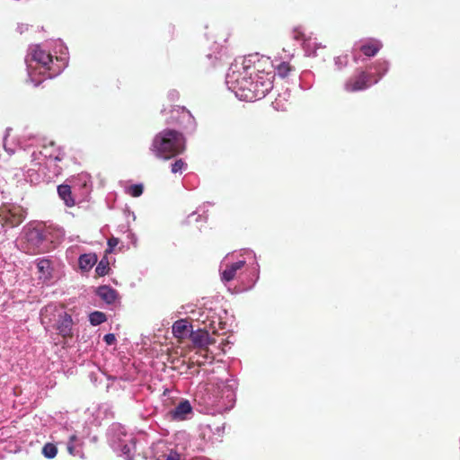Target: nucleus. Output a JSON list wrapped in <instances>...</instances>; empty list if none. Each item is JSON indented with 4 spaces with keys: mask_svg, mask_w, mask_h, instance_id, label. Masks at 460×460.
<instances>
[{
    "mask_svg": "<svg viewBox=\"0 0 460 460\" xmlns=\"http://www.w3.org/2000/svg\"><path fill=\"white\" fill-rule=\"evenodd\" d=\"M275 71L269 58L249 55L231 66L226 84L237 98L254 102L264 98L273 88Z\"/></svg>",
    "mask_w": 460,
    "mask_h": 460,
    "instance_id": "f257e3e1",
    "label": "nucleus"
},
{
    "mask_svg": "<svg viewBox=\"0 0 460 460\" xmlns=\"http://www.w3.org/2000/svg\"><path fill=\"white\" fill-rule=\"evenodd\" d=\"M186 149V139L182 133L166 128L155 135L151 150L158 158L169 160L182 154Z\"/></svg>",
    "mask_w": 460,
    "mask_h": 460,
    "instance_id": "f03ea898",
    "label": "nucleus"
},
{
    "mask_svg": "<svg viewBox=\"0 0 460 460\" xmlns=\"http://www.w3.org/2000/svg\"><path fill=\"white\" fill-rule=\"evenodd\" d=\"M31 61L35 62V65H30L31 68L30 76L31 81L34 82L35 86L39 85L41 82L35 79L36 75L39 74L44 79H47L58 75L61 71L59 66L57 65L59 61L58 58L56 57L54 61L53 56L39 46L34 47L31 51Z\"/></svg>",
    "mask_w": 460,
    "mask_h": 460,
    "instance_id": "7ed1b4c3",
    "label": "nucleus"
},
{
    "mask_svg": "<svg viewBox=\"0 0 460 460\" xmlns=\"http://www.w3.org/2000/svg\"><path fill=\"white\" fill-rule=\"evenodd\" d=\"M58 316L57 330L58 334L64 338H71L73 336V320L70 314L66 312L58 310L55 305H49L45 306L40 312V322L46 327H49L52 323V318Z\"/></svg>",
    "mask_w": 460,
    "mask_h": 460,
    "instance_id": "20e7f679",
    "label": "nucleus"
},
{
    "mask_svg": "<svg viewBox=\"0 0 460 460\" xmlns=\"http://www.w3.org/2000/svg\"><path fill=\"white\" fill-rule=\"evenodd\" d=\"M383 66V73H378L377 76L369 72L360 70L356 75L349 77L344 84V89L348 93H355L364 91L369 88L372 84H376L388 69L385 62L381 64Z\"/></svg>",
    "mask_w": 460,
    "mask_h": 460,
    "instance_id": "39448f33",
    "label": "nucleus"
},
{
    "mask_svg": "<svg viewBox=\"0 0 460 460\" xmlns=\"http://www.w3.org/2000/svg\"><path fill=\"white\" fill-rule=\"evenodd\" d=\"M190 340L195 349L204 352L205 358H212V352L208 346L216 343V339L210 336L209 332L205 330H198L190 332Z\"/></svg>",
    "mask_w": 460,
    "mask_h": 460,
    "instance_id": "423d86ee",
    "label": "nucleus"
},
{
    "mask_svg": "<svg viewBox=\"0 0 460 460\" xmlns=\"http://www.w3.org/2000/svg\"><path fill=\"white\" fill-rule=\"evenodd\" d=\"M25 218V212L21 207L3 210L0 213V222L4 227L13 228L20 226Z\"/></svg>",
    "mask_w": 460,
    "mask_h": 460,
    "instance_id": "0eeeda50",
    "label": "nucleus"
},
{
    "mask_svg": "<svg viewBox=\"0 0 460 460\" xmlns=\"http://www.w3.org/2000/svg\"><path fill=\"white\" fill-rule=\"evenodd\" d=\"M182 125L184 128H194L195 119L190 111L183 106H175L171 110V121Z\"/></svg>",
    "mask_w": 460,
    "mask_h": 460,
    "instance_id": "6e6552de",
    "label": "nucleus"
},
{
    "mask_svg": "<svg viewBox=\"0 0 460 460\" xmlns=\"http://www.w3.org/2000/svg\"><path fill=\"white\" fill-rule=\"evenodd\" d=\"M192 412V407L188 400L179 402L173 409L166 413V417L170 420L181 421L187 419V415Z\"/></svg>",
    "mask_w": 460,
    "mask_h": 460,
    "instance_id": "1a4fd4ad",
    "label": "nucleus"
},
{
    "mask_svg": "<svg viewBox=\"0 0 460 460\" xmlns=\"http://www.w3.org/2000/svg\"><path fill=\"white\" fill-rule=\"evenodd\" d=\"M27 241L32 246V252L42 253L47 251L44 245L45 237L41 231L32 229L27 234Z\"/></svg>",
    "mask_w": 460,
    "mask_h": 460,
    "instance_id": "9d476101",
    "label": "nucleus"
},
{
    "mask_svg": "<svg viewBox=\"0 0 460 460\" xmlns=\"http://www.w3.org/2000/svg\"><path fill=\"white\" fill-rule=\"evenodd\" d=\"M245 265V261H238L236 262L226 265V269L221 274L223 281L229 282L236 277V273Z\"/></svg>",
    "mask_w": 460,
    "mask_h": 460,
    "instance_id": "9b49d317",
    "label": "nucleus"
},
{
    "mask_svg": "<svg viewBox=\"0 0 460 460\" xmlns=\"http://www.w3.org/2000/svg\"><path fill=\"white\" fill-rule=\"evenodd\" d=\"M58 194L64 201L65 205L72 208L75 205V200L73 197L71 187L67 184H60L58 186Z\"/></svg>",
    "mask_w": 460,
    "mask_h": 460,
    "instance_id": "f8f14e48",
    "label": "nucleus"
},
{
    "mask_svg": "<svg viewBox=\"0 0 460 460\" xmlns=\"http://www.w3.org/2000/svg\"><path fill=\"white\" fill-rule=\"evenodd\" d=\"M37 269L39 271V278L43 280H49L52 277L51 261L48 259H39L37 261Z\"/></svg>",
    "mask_w": 460,
    "mask_h": 460,
    "instance_id": "ddd939ff",
    "label": "nucleus"
},
{
    "mask_svg": "<svg viewBox=\"0 0 460 460\" xmlns=\"http://www.w3.org/2000/svg\"><path fill=\"white\" fill-rule=\"evenodd\" d=\"M97 295L109 305L113 304L118 297L117 291L108 286L99 287Z\"/></svg>",
    "mask_w": 460,
    "mask_h": 460,
    "instance_id": "4468645a",
    "label": "nucleus"
},
{
    "mask_svg": "<svg viewBox=\"0 0 460 460\" xmlns=\"http://www.w3.org/2000/svg\"><path fill=\"white\" fill-rule=\"evenodd\" d=\"M382 48V44L379 40H370L364 43L360 47V51L367 57H374Z\"/></svg>",
    "mask_w": 460,
    "mask_h": 460,
    "instance_id": "2eb2a0df",
    "label": "nucleus"
},
{
    "mask_svg": "<svg viewBox=\"0 0 460 460\" xmlns=\"http://www.w3.org/2000/svg\"><path fill=\"white\" fill-rule=\"evenodd\" d=\"M98 258L95 253H84L79 257V268L83 271H89L97 262Z\"/></svg>",
    "mask_w": 460,
    "mask_h": 460,
    "instance_id": "dca6fc26",
    "label": "nucleus"
},
{
    "mask_svg": "<svg viewBox=\"0 0 460 460\" xmlns=\"http://www.w3.org/2000/svg\"><path fill=\"white\" fill-rule=\"evenodd\" d=\"M191 326L186 320H178L172 325V333L179 339L185 338L190 332Z\"/></svg>",
    "mask_w": 460,
    "mask_h": 460,
    "instance_id": "f3484780",
    "label": "nucleus"
},
{
    "mask_svg": "<svg viewBox=\"0 0 460 460\" xmlns=\"http://www.w3.org/2000/svg\"><path fill=\"white\" fill-rule=\"evenodd\" d=\"M304 49L308 56H317V49H324L325 46H322L321 43H318L316 39L309 38L304 41Z\"/></svg>",
    "mask_w": 460,
    "mask_h": 460,
    "instance_id": "a211bd4d",
    "label": "nucleus"
},
{
    "mask_svg": "<svg viewBox=\"0 0 460 460\" xmlns=\"http://www.w3.org/2000/svg\"><path fill=\"white\" fill-rule=\"evenodd\" d=\"M110 263L106 257H103L95 268V273L98 277H103L109 273Z\"/></svg>",
    "mask_w": 460,
    "mask_h": 460,
    "instance_id": "6ab92c4d",
    "label": "nucleus"
},
{
    "mask_svg": "<svg viewBox=\"0 0 460 460\" xmlns=\"http://www.w3.org/2000/svg\"><path fill=\"white\" fill-rule=\"evenodd\" d=\"M107 320V317L104 313L95 311L90 314L89 321L93 325H99L104 323Z\"/></svg>",
    "mask_w": 460,
    "mask_h": 460,
    "instance_id": "aec40b11",
    "label": "nucleus"
},
{
    "mask_svg": "<svg viewBox=\"0 0 460 460\" xmlns=\"http://www.w3.org/2000/svg\"><path fill=\"white\" fill-rule=\"evenodd\" d=\"M42 454L47 458H54L58 454V448L54 444L47 443L42 448Z\"/></svg>",
    "mask_w": 460,
    "mask_h": 460,
    "instance_id": "412c9836",
    "label": "nucleus"
},
{
    "mask_svg": "<svg viewBox=\"0 0 460 460\" xmlns=\"http://www.w3.org/2000/svg\"><path fill=\"white\" fill-rule=\"evenodd\" d=\"M214 358H215V357L213 354H212V358H207V357L205 358L204 352H200L199 349H197L194 356L191 358L193 363L195 362L199 366L205 365L207 360L212 361V360H214Z\"/></svg>",
    "mask_w": 460,
    "mask_h": 460,
    "instance_id": "4be33fe9",
    "label": "nucleus"
},
{
    "mask_svg": "<svg viewBox=\"0 0 460 460\" xmlns=\"http://www.w3.org/2000/svg\"><path fill=\"white\" fill-rule=\"evenodd\" d=\"M291 70L292 66L287 62L280 63L276 68L278 75L281 77H286Z\"/></svg>",
    "mask_w": 460,
    "mask_h": 460,
    "instance_id": "5701e85b",
    "label": "nucleus"
},
{
    "mask_svg": "<svg viewBox=\"0 0 460 460\" xmlns=\"http://www.w3.org/2000/svg\"><path fill=\"white\" fill-rule=\"evenodd\" d=\"M143 190H144L143 185H141V184H134V185H131V186L128 187L127 192L130 196H132L134 198H137V197H139V196L142 195Z\"/></svg>",
    "mask_w": 460,
    "mask_h": 460,
    "instance_id": "b1692460",
    "label": "nucleus"
},
{
    "mask_svg": "<svg viewBox=\"0 0 460 460\" xmlns=\"http://www.w3.org/2000/svg\"><path fill=\"white\" fill-rule=\"evenodd\" d=\"M185 166L186 163L182 159H177L173 164H172V172L177 173L181 172Z\"/></svg>",
    "mask_w": 460,
    "mask_h": 460,
    "instance_id": "393cba45",
    "label": "nucleus"
},
{
    "mask_svg": "<svg viewBox=\"0 0 460 460\" xmlns=\"http://www.w3.org/2000/svg\"><path fill=\"white\" fill-rule=\"evenodd\" d=\"M181 456L179 453L173 450H169L167 454L162 456V458H158L157 460H180Z\"/></svg>",
    "mask_w": 460,
    "mask_h": 460,
    "instance_id": "a878e982",
    "label": "nucleus"
},
{
    "mask_svg": "<svg viewBox=\"0 0 460 460\" xmlns=\"http://www.w3.org/2000/svg\"><path fill=\"white\" fill-rule=\"evenodd\" d=\"M119 240L117 237H111L108 240V248L105 250V253H111L113 249L119 244Z\"/></svg>",
    "mask_w": 460,
    "mask_h": 460,
    "instance_id": "bb28decb",
    "label": "nucleus"
},
{
    "mask_svg": "<svg viewBox=\"0 0 460 460\" xmlns=\"http://www.w3.org/2000/svg\"><path fill=\"white\" fill-rule=\"evenodd\" d=\"M103 341L108 345H112L116 341V337L113 333H108L103 337Z\"/></svg>",
    "mask_w": 460,
    "mask_h": 460,
    "instance_id": "cd10ccee",
    "label": "nucleus"
},
{
    "mask_svg": "<svg viewBox=\"0 0 460 460\" xmlns=\"http://www.w3.org/2000/svg\"><path fill=\"white\" fill-rule=\"evenodd\" d=\"M64 158V155H58L54 157V160L57 161V162H60L62 161Z\"/></svg>",
    "mask_w": 460,
    "mask_h": 460,
    "instance_id": "c85d7f7f",
    "label": "nucleus"
},
{
    "mask_svg": "<svg viewBox=\"0 0 460 460\" xmlns=\"http://www.w3.org/2000/svg\"><path fill=\"white\" fill-rule=\"evenodd\" d=\"M170 95L172 96V99H174V98H178L179 97V93L173 91L170 93Z\"/></svg>",
    "mask_w": 460,
    "mask_h": 460,
    "instance_id": "c756f323",
    "label": "nucleus"
},
{
    "mask_svg": "<svg viewBox=\"0 0 460 460\" xmlns=\"http://www.w3.org/2000/svg\"><path fill=\"white\" fill-rule=\"evenodd\" d=\"M67 450H68V452L70 454H74V446L73 445H68Z\"/></svg>",
    "mask_w": 460,
    "mask_h": 460,
    "instance_id": "7c9ffc66",
    "label": "nucleus"
},
{
    "mask_svg": "<svg viewBox=\"0 0 460 460\" xmlns=\"http://www.w3.org/2000/svg\"><path fill=\"white\" fill-rule=\"evenodd\" d=\"M76 439V436L73 435L70 437V442H74Z\"/></svg>",
    "mask_w": 460,
    "mask_h": 460,
    "instance_id": "2f4dec72",
    "label": "nucleus"
}]
</instances>
